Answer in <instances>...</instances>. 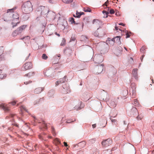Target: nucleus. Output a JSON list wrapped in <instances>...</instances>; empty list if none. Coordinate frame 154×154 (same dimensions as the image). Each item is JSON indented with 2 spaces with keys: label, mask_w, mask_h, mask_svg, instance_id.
<instances>
[{
  "label": "nucleus",
  "mask_w": 154,
  "mask_h": 154,
  "mask_svg": "<svg viewBox=\"0 0 154 154\" xmlns=\"http://www.w3.org/2000/svg\"><path fill=\"white\" fill-rule=\"evenodd\" d=\"M16 8H14L11 9H9L7 10V13L4 14L3 18L4 20L6 22L9 20L12 21L11 24L12 27H14L17 26L18 23H19V16L17 12H14V11L16 9Z\"/></svg>",
  "instance_id": "nucleus-1"
},
{
  "label": "nucleus",
  "mask_w": 154,
  "mask_h": 154,
  "mask_svg": "<svg viewBox=\"0 0 154 154\" xmlns=\"http://www.w3.org/2000/svg\"><path fill=\"white\" fill-rule=\"evenodd\" d=\"M22 8L23 12L25 14H29L33 10L32 4L29 1L25 2L22 6Z\"/></svg>",
  "instance_id": "nucleus-2"
},
{
  "label": "nucleus",
  "mask_w": 154,
  "mask_h": 154,
  "mask_svg": "<svg viewBox=\"0 0 154 154\" xmlns=\"http://www.w3.org/2000/svg\"><path fill=\"white\" fill-rule=\"evenodd\" d=\"M33 67V65L30 62H28L25 63L23 66L22 70L26 71L31 69Z\"/></svg>",
  "instance_id": "nucleus-3"
},
{
  "label": "nucleus",
  "mask_w": 154,
  "mask_h": 154,
  "mask_svg": "<svg viewBox=\"0 0 154 154\" xmlns=\"http://www.w3.org/2000/svg\"><path fill=\"white\" fill-rule=\"evenodd\" d=\"M94 60L95 63H100L103 61V58L101 55H95L94 57Z\"/></svg>",
  "instance_id": "nucleus-4"
},
{
  "label": "nucleus",
  "mask_w": 154,
  "mask_h": 154,
  "mask_svg": "<svg viewBox=\"0 0 154 154\" xmlns=\"http://www.w3.org/2000/svg\"><path fill=\"white\" fill-rule=\"evenodd\" d=\"M70 89L68 84H64L63 86L62 92L63 94H66L70 92Z\"/></svg>",
  "instance_id": "nucleus-5"
},
{
  "label": "nucleus",
  "mask_w": 154,
  "mask_h": 154,
  "mask_svg": "<svg viewBox=\"0 0 154 154\" xmlns=\"http://www.w3.org/2000/svg\"><path fill=\"white\" fill-rule=\"evenodd\" d=\"M112 141L110 139H108L102 142V144L103 146H107L111 145L112 143Z\"/></svg>",
  "instance_id": "nucleus-6"
},
{
  "label": "nucleus",
  "mask_w": 154,
  "mask_h": 154,
  "mask_svg": "<svg viewBox=\"0 0 154 154\" xmlns=\"http://www.w3.org/2000/svg\"><path fill=\"white\" fill-rule=\"evenodd\" d=\"M0 108L3 109L5 112H9L10 109L8 105L2 104L0 105Z\"/></svg>",
  "instance_id": "nucleus-7"
},
{
  "label": "nucleus",
  "mask_w": 154,
  "mask_h": 154,
  "mask_svg": "<svg viewBox=\"0 0 154 154\" xmlns=\"http://www.w3.org/2000/svg\"><path fill=\"white\" fill-rule=\"evenodd\" d=\"M138 70V69H133L132 71V75L133 77L136 79H137L138 78L137 74Z\"/></svg>",
  "instance_id": "nucleus-8"
},
{
  "label": "nucleus",
  "mask_w": 154,
  "mask_h": 154,
  "mask_svg": "<svg viewBox=\"0 0 154 154\" xmlns=\"http://www.w3.org/2000/svg\"><path fill=\"white\" fill-rule=\"evenodd\" d=\"M103 64L97 66L96 68L97 71V73H100L102 72L103 69Z\"/></svg>",
  "instance_id": "nucleus-9"
},
{
  "label": "nucleus",
  "mask_w": 154,
  "mask_h": 154,
  "mask_svg": "<svg viewBox=\"0 0 154 154\" xmlns=\"http://www.w3.org/2000/svg\"><path fill=\"white\" fill-rule=\"evenodd\" d=\"M39 8L41 10V14H46V13H48V10L47 8H46L45 7L41 6Z\"/></svg>",
  "instance_id": "nucleus-10"
},
{
  "label": "nucleus",
  "mask_w": 154,
  "mask_h": 154,
  "mask_svg": "<svg viewBox=\"0 0 154 154\" xmlns=\"http://www.w3.org/2000/svg\"><path fill=\"white\" fill-rule=\"evenodd\" d=\"M86 143L85 141H82L79 143L77 145L80 148H81L84 147L85 146Z\"/></svg>",
  "instance_id": "nucleus-11"
},
{
  "label": "nucleus",
  "mask_w": 154,
  "mask_h": 154,
  "mask_svg": "<svg viewBox=\"0 0 154 154\" xmlns=\"http://www.w3.org/2000/svg\"><path fill=\"white\" fill-rule=\"evenodd\" d=\"M44 88H38L35 89L34 93L36 94L41 93L44 90Z\"/></svg>",
  "instance_id": "nucleus-12"
},
{
  "label": "nucleus",
  "mask_w": 154,
  "mask_h": 154,
  "mask_svg": "<svg viewBox=\"0 0 154 154\" xmlns=\"http://www.w3.org/2000/svg\"><path fill=\"white\" fill-rule=\"evenodd\" d=\"M26 27V26L25 25H23L19 28H18L17 30L19 34L21 33L25 29Z\"/></svg>",
  "instance_id": "nucleus-13"
},
{
  "label": "nucleus",
  "mask_w": 154,
  "mask_h": 154,
  "mask_svg": "<svg viewBox=\"0 0 154 154\" xmlns=\"http://www.w3.org/2000/svg\"><path fill=\"white\" fill-rule=\"evenodd\" d=\"M115 39H114V38H112L111 39L110 38H108V40L107 41V44L109 45H113L115 43Z\"/></svg>",
  "instance_id": "nucleus-14"
},
{
  "label": "nucleus",
  "mask_w": 154,
  "mask_h": 154,
  "mask_svg": "<svg viewBox=\"0 0 154 154\" xmlns=\"http://www.w3.org/2000/svg\"><path fill=\"white\" fill-rule=\"evenodd\" d=\"M80 105L79 106H76L74 108L77 110H79L83 108L84 106V104L81 101L80 102Z\"/></svg>",
  "instance_id": "nucleus-15"
},
{
  "label": "nucleus",
  "mask_w": 154,
  "mask_h": 154,
  "mask_svg": "<svg viewBox=\"0 0 154 154\" xmlns=\"http://www.w3.org/2000/svg\"><path fill=\"white\" fill-rule=\"evenodd\" d=\"M65 80V78H64L60 79L58 81H57L55 83L56 86H57L59 84L64 82Z\"/></svg>",
  "instance_id": "nucleus-16"
},
{
  "label": "nucleus",
  "mask_w": 154,
  "mask_h": 154,
  "mask_svg": "<svg viewBox=\"0 0 154 154\" xmlns=\"http://www.w3.org/2000/svg\"><path fill=\"white\" fill-rule=\"evenodd\" d=\"M120 36H117L113 38L115 39V42L120 44L121 43L120 41Z\"/></svg>",
  "instance_id": "nucleus-17"
},
{
  "label": "nucleus",
  "mask_w": 154,
  "mask_h": 154,
  "mask_svg": "<svg viewBox=\"0 0 154 154\" xmlns=\"http://www.w3.org/2000/svg\"><path fill=\"white\" fill-rule=\"evenodd\" d=\"M22 40H23L25 43H28L29 42L30 38L28 36H27L25 37L21 38V39Z\"/></svg>",
  "instance_id": "nucleus-18"
},
{
  "label": "nucleus",
  "mask_w": 154,
  "mask_h": 154,
  "mask_svg": "<svg viewBox=\"0 0 154 154\" xmlns=\"http://www.w3.org/2000/svg\"><path fill=\"white\" fill-rule=\"evenodd\" d=\"M34 73L33 72H30L28 73L25 74V76L30 77L31 76H34Z\"/></svg>",
  "instance_id": "nucleus-19"
},
{
  "label": "nucleus",
  "mask_w": 154,
  "mask_h": 154,
  "mask_svg": "<svg viewBox=\"0 0 154 154\" xmlns=\"http://www.w3.org/2000/svg\"><path fill=\"white\" fill-rule=\"evenodd\" d=\"M54 142L56 145H58L60 144V140L57 138H56L54 140Z\"/></svg>",
  "instance_id": "nucleus-20"
},
{
  "label": "nucleus",
  "mask_w": 154,
  "mask_h": 154,
  "mask_svg": "<svg viewBox=\"0 0 154 154\" xmlns=\"http://www.w3.org/2000/svg\"><path fill=\"white\" fill-rule=\"evenodd\" d=\"M110 106L112 108H114L116 106L115 102L113 101H111L110 103Z\"/></svg>",
  "instance_id": "nucleus-21"
},
{
  "label": "nucleus",
  "mask_w": 154,
  "mask_h": 154,
  "mask_svg": "<svg viewBox=\"0 0 154 154\" xmlns=\"http://www.w3.org/2000/svg\"><path fill=\"white\" fill-rule=\"evenodd\" d=\"M84 14V13L83 12L79 13L77 11L76 14V17L77 18H80L81 16L83 14Z\"/></svg>",
  "instance_id": "nucleus-22"
},
{
  "label": "nucleus",
  "mask_w": 154,
  "mask_h": 154,
  "mask_svg": "<svg viewBox=\"0 0 154 154\" xmlns=\"http://www.w3.org/2000/svg\"><path fill=\"white\" fill-rule=\"evenodd\" d=\"M19 34V33L17 32V30L16 29L12 33V35L13 36H15Z\"/></svg>",
  "instance_id": "nucleus-23"
},
{
  "label": "nucleus",
  "mask_w": 154,
  "mask_h": 154,
  "mask_svg": "<svg viewBox=\"0 0 154 154\" xmlns=\"http://www.w3.org/2000/svg\"><path fill=\"white\" fill-rule=\"evenodd\" d=\"M111 151L110 149H107L103 151V154H111Z\"/></svg>",
  "instance_id": "nucleus-24"
},
{
  "label": "nucleus",
  "mask_w": 154,
  "mask_h": 154,
  "mask_svg": "<svg viewBox=\"0 0 154 154\" xmlns=\"http://www.w3.org/2000/svg\"><path fill=\"white\" fill-rule=\"evenodd\" d=\"M84 11L85 12H91V11L90 8H84Z\"/></svg>",
  "instance_id": "nucleus-25"
},
{
  "label": "nucleus",
  "mask_w": 154,
  "mask_h": 154,
  "mask_svg": "<svg viewBox=\"0 0 154 154\" xmlns=\"http://www.w3.org/2000/svg\"><path fill=\"white\" fill-rule=\"evenodd\" d=\"M100 21L98 20L94 19L93 20V23L96 25L100 23Z\"/></svg>",
  "instance_id": "nucleus-26"
},
{
  "label": "nucleus",
  "mask_w": 154,
  "mask_h": 154,
  "mask_svg": "<svg viewBox=\"0 0 154 154\" xmlns=\"http://www.w3.org/2000/svg\"><path fill=\"white\" fill-rule=\"evenodd\" d=\"M43 100V99L42 98H40L39 99H38L34 102V104H38L39 103L40 101H42Z\"/></svg>",
  "instance_id": "nucleus-27"
},
{
  "label": "nucleus",
  "mask_w": 154,
  "mask_h": 154,
  "mask_svg": "<svg viewBox=\"0 0 154 154\" xmlns=\"http://www.w3.org/2000/svg\"><path fill=\"white\" fill-rule=\"evenodd\" d=\"M62 1L64 3H69L72 2V0H62Z\"/></svg>",
  "instance_id": "nucleus-28"
},
{
  "label": "nucleus",
  "mask_w": 154,
  "mask_h": 154,
  "mask_svg": "<svg viewBox=\"0 0 154 154\" xmlns=\"http://www.w3.org/2000/svg\"><path fill=\"white\" fill-rule=\"evenodd\" d=\"M87 39V37L86 36L83 35L81 37V41H85Z\"/></svg>",
  "instance_id": "nucleus-29"
},
{
  "label": "nucleus",
  "mask_w": 154,
  "mask_h": 154,
  "mask_svg": "<svg viewBox=\"0 0 154 154\" xmlns=\"http://www.w3.org/2000/svg\"><path fill=\"white\" fill-rule=\"evenodd\" d=\"M69 21L71 22L72 24L74 23L75 24V22L74 21V19L73 17H71L69 18Z\"/></svg>",
  "instance_id": "nucleus-30"
},
{
  "label": "nucleus",
  "mask_w": 154,
  "mask_h": 154,
  "mask_svg": "<svg viewBox=\"0 0 154 154\" xmlns=\"http://www.w3.org/2000/svg\"><path fill=\"white\" fill-rule=\"evenodd\" d=\"M42 58L43 59L46 60L48 58V57L45 54H43L42 56Z\"/></svg>",
  "instance_id": "nucleus-31"
},
{
  "label": "nucleus",
  "mask_w": 154,
  "mask_h": 154,
  "mask_svg": "<svg viewBox=\"0 0 154 154\" xmlns=\"http://www.w3.org/2000/svg\"><path fill=\"white\" fill-rule=\"evenodd\" d=\"M4 50V48L2 47H0V56L2 55V54L3 53Z\"/></svg>",
  "instance_id": "nucleus-32"
},
{
  "label": "nucleus",
  "mask_w": 154,
  "mask_h": 154,
  "mask_svg": "<svg viewBox=\"0 0 154 154\" xmlns=\"http://www.w3.org/2000/svg\"><path fill=\"white\" fill-rule=\"evenodd\" d=\"M5 60V55L3 54L0 56V60Z\"/></svg>",
  "instance_id": "nucleus-33"
},
{
  "label": "nucleus",
  "mask_w": 154,
  "mask_h": 154,
  "mask_svg": "<svg viewBox=\"0 0 154 154\" xmlns=\"http://www.w3.org/2000/svg\"><path fill=\"white\" fill-rule=\"evenodd\" d=\"M145 49H146V47L143 46L142 48H141L140 51L141 52H143Z\"/></svg>",
  "instance_id": "nucleus-34"
},
{
  "label": "nucleus",
  "mask_w": 154,
  "mask_h": 154,
  "mask_svg": "<svg viewBox=\"0 0 154 154\" xmlns=\"http://www.w3.org/2000/svg\"><path fill=\"white\" fill-rule=\"evenodd\" d=\"M65 40L63 39L61 42L60 44V45L61 46H64L65 45Z\"/></svg>",
  "instance_id": "nucleus-35"
},
{
  "label": "nucleus",
  "mask_w": 154,
  "mask_h": 154,
  "mask_svg": "<svg viewBox=\"0 0 154 154\" xmlns=\"http://www.w3.org/2000/svg\"><path fill=\"white\" fill-rule=\"evenodd\" d=\"M51 130H52V133L53 135L54 136L56 134L55 132V130H54V128L53 127H51Z\"/></svg>",
  "instance_id": "nucleus-36"
},
{
  "label": "nucleus",
  "mask_w": 154,
  "mask_h": 154,
  "mask_svg": "<svg viewBox=\"0 0 154 154\" xmlns=\"http://www.w3.org/2000/svg\"><path fill=\"white\" fill-rule=\"evenodd\" d=\"M29 123H27L25 124V125L24 126L23 128H25V127H27V128L28 129L29 128Z\"/></svg>",
  "instance_id": "nucleus-37"
},
{
  "label": "nucleus",
  "mask_w": 154,
  "mask_h": 154,
  "mask_svg": "<svg viewBox=\"0 0 154 154\" xmlns=\"http://www.w3.org/2000/svg\"><path fill=\"white\" fill-rule=\"evenodd\" d=\"M133 103L134 105L136 106L137 104V99L134 100Z\"/></svg>",
  "instance_id": "nucleus-38"
},
{
  "label": "nucleus",
  "mask_w": 154,
  "mask_h": 154,
  "mask_svg": "<svg viewBox=\"0 0 154 154\" xmlns=\"http://www.w3.org/2000/svg\"><path fill=\"white\" fill-rule=\"evenodd\" d=\"M114 13H115V11L114 10H113L112 9L110 10L109 11V13L110 14H113Z\"/></svg>",
  "instance_id": "nucleus-39"
},
{
  "label": "nucleus",
  "mask_w": 154,
  "mask_h": 154,
  "mask_svg": "<svg viewBox=\"0 0 154 154\" xmlns=\"http://www.w3.org/2000/svg\"><path fill=\"white\" fill-rule=\"evenodd\" d=\"M126 38H129L130 36V35H129V34L128 33H127L126 34Z\"/></svg>",
  "instance_id": "nucleus-40"
},
{
  "label": "nucleus",
  "mask_w": 154,
  "mask_h": 154,
  "mask_svg": "<svg viewBox=\"0 0 154 154\" xmlns=\"http://www.w3.org/2000/svg\"><path fill=\"white\" fill-rule=\"evenodd\" d=\"M32 82L31 81L26 82H24V83L26 85H27L28 84Z\"/></svg>",
  "instance_id": "nucleus-41"
},
{
  "label": "nucleus",
  "mask_w": 154,
  "mask_h": 154,
  "mask_svg": "<svg viewBox=\"0 0 154 154\" xmlns=\"http://www.w3.org/2000/svg\"><path fill=\"white\" fill-rule=\"evenodd\" d=\"M85 95L86 96V95L85 94H83L81 96V97L82 98H83V99H85L84 98V97H85Z\"/></svg>",
  "instance_id": "nucleus-42"
},
{
  "label": "nucleus",
  "mask_w": 154,
  "mask_h": 154,
  "mask_svg": "<svg viewBox=\"0 0 154 154\" xmlns=\"http://www.w3.org/2000/svg\"><path fill=\"white\" fill-rule=\"evenodd\" d=\"M39 138L40 139H43V137L41 135H38Z\"/></svg>",
  "instance_id": "nucleus-43"
},
{
  "label": "nucleus",
  "mask_w": 154,
  "mask_h": 154,
  "mask_svg": "<svg viewBox=\"0 0 154 154\" xmlns=\"http://www.w3.org/2000/svg\"><path fill=\"white\" fill-rule=\"evenodd\" d=\"M103 14H107L109 13L108 12L106 11H103Z\"/></svg>",
  "instance_id": "nucleus-44"
},
{
  "label": "nucleus",
  "mask_w": 154,
  "mask_h": 154,
  "mask_svg": "<svg viewBox=\"0 0 154 154\" xmlns=\"http://www.w3.org/2000/svg\"><path fill=\"white\" fill-rule=\"evenodd\" d=\"M116 15L117 16H119V12L118 11H116Z\"/></svg>",
  "instance_id": "nucleus-45"
},
{
  "label": "nucleus",
  "mask_w": 154,
  "mask_h": 154,
  "mask_svg": "<svg viewBox=\"0 0 154 154\" xmlns=\"http://www.w3.org/2000/svg\"><path fill=\"white\" fill-rule=\"evenodd\" d=\"M73 121H70L69 120H67L66 121V122L67 123H70L71 122H73Z\"/></svg>",
  "instance_id": "nucleus-46"
},
{
  "label": "nucleus",
  "mask_w": 154,
  "mask_h": 154,
  "mask_svg": "<svg viewBox=\"0 0 154 154\" xmlns=\"http://www.w3.org/2000/svg\"><path fill=\"white\" fill-rule=\"evenodd\" d=\"M13 105H14L16 103V102L15 101H13L11 103Z\"/></svg>",
  "instance_id": "nucleus-47"
},
{
  "label": "nucleus",
  "mask_w": 154,
  "mask_h": 154,
  "mask_svg": "<svg viewBox=\"0 0 154 154\" xmlns=\"http://www.w3.org/2000/svg\"><path fill=\"white\" fill-rule=\"evenodd\" d=\"M63 143L64 144V145L66 147H67L68 146V145L67 144V143L66 142H64Z\"/></svg>",
  "instance_id": "nucleus-48"
},
{
  "label": "nucleus",
  "mask_w": 154,
  "mask_h": 154,
  "mask_svg": "<svg viewBox=\"0 0 154 154\" xmlns=\"http://www.w3.org/2000/svg\"><path fill=\"white\" fill-rule=\"evenodd\" d=\"M96 124H93L92 125V126L93 128H94L96 127Z\"/></svg>",
  "instance_id": "nucleus-49"
},
{
  "label": "nucleus",
  "mask_w": 154,
  "mask_h": 154,
  "mask_svg": "<svg viewBox=\"0 0 154 154\" xmlns=\"http://www.w3.org/2000/svg\"><path fill=\"white\" fill-rule=\"evenodd\" d=\"M109 3L108 1H107L104 4V5H105L106 6H107V4Z\"/></svg>",
  "instance_id": "nucleus-50"
},
{
  "label": "nucleus",
  "mask_w": 154,
  "mask_h": 154,
  "mask_svg": "<svg viewBox=\"0 0 154 154\" xmlns=\"http://www.w3.org/2000/svg\"><path fill=\"white\" fill-rule=\"evenodd\" d=\"M119 24L120 25H122L123 26H125V24L123 23H119Z\"/></svg>",
  "instance_id": "nucleus-51"
},
{
  "label": "nucleus",
  "mask_w": 154,
  "mask_h": 154,
  "mask_svg": "<svg viewBox=\"0 0 154 154\" xmlns=\"http://www.w3.org/2000/svg\"><path fill=\"white\" fill-rule=\"evenodd\" d=\"M13 130V128L11 127H9L8 128V130L9 131H11Z\"/></svg>",
  "instance_id": "nucleus-52"
},
{
  "label": "nucleus",
  "mask_w": 154,
  "mask_h": 154,
  "mask_svg": "<svg viewBox=\"0 0 154 154\" xmlns=\"http://www.w3.org/2000/svg\"><path fill=\"white\" fill-rule=\"evenodd\" d=\"M144 57V55H143L142 56V57L140 58V59L141 61H142L143 59V57Z\"/></svg>",
  "instance_id": "nucleus-53"
},
{
  "label": "nucleus",
  "mask_w": 154,
  "mask_h": 154,
  "mask_svg": "<svg viewBox=\"0 0 154 154\" xmlns=\"http://www.w3.org/2000/svg\"><path fill=\"white\" fill-rule=\"evenodd\" d=\"M132 110L134 111H136L137 109L136 108H134L132 109Z\"/></svg>",
  "instance_id": "nucleus-54"
},
{
  "label": "nucleus",
  "mask_w": 154,
  "mask_h": 154,
  "mask_svg": "<svg viewBox=\"0 0 154 154\" xmlns=\"http://www.w3.org/2000/svg\"><path fill=\"white\" fill-rule=\"evenodd\" d=\"M46 125L45 124H44V126H43V128H46Z\"/></svg>",
  "instance_id": "nucleus-55"
},
{
  "label": "nucleus",
  "mask_w": 154,
  "mask_h": 154,
  "mask_svg": "<svg viewBox=\"0 0 154 154\" xmlns=\"http://www.w3.org/2000/svg\"><path fill=\"white\" fill-rule=\"evenodd\" d=\"M37 146V144H36L34 146V148H35V149H34V150H35L36 149V146Z\"/></svg>",
  "instance_id": "nucleus-56"
},
{
  "label": "nucleus",
  "mask_w": 154,
  "mask_h": 154,
  "mask_svg": "<svg viewBox=\"0 0 154 154\" xmlns=\"http://www.w3.org/2000/svg\"><path fill=\"white\" fill-rule=\"evenodd\" d=\"M137 119H140V120L141 119V118H140V117H139V116H138L137 117Z\"/></svg>",
  "instance_id": "nucleus-57"
},
{
  "label": "nucleus",
  "mask_w": 154,
  "mask_h": 154,
  "mask_svg": "<svg viewBox=\"0 0 154 154\" xmlns=\"http://www.w3.org/2000/svg\"><path fill=\"white\" fill-rule=\"evenodd\" d=\"M115 29L117 30H118V27H117V26H116L115 28Z\"/></svg>",
  "instance_id": "nucleus-58"
},
{
  "label": "nucleus",
  "mask_w": 154,
  "mask_h": 154,
  "mask_svg": "<svg viewBox=\"0 0 154 154\" xmlns=\"http://www.w3.org/2000/svg\"><path fill=\"white\" fill-rule=\"evenodd\" d=\"M14 125L16 126L17 127H18V125H17V124H14Z\"/></svg>",
  "instance_id": "nucleus-59"
},
{
  "label": "nucleus",
  "mask_w": 154,
  "mask_h": 154,
  "mask_svg": "<svg viewBox=\"0 0 154 154\" xmlns=\"http://www.w3.org/2000/svg\"><path fill=\"white\" fill-rule=\"evenodd\" d=\"M14 116V114H11V116L12 117H13Z\"/></svg>",
  "instance_id": "nucleus-60"
},
{
  "label": "nucleus",
  "mask_w": 154,
  "mask_h": 154,
  "mask_svg": "<svg viewBox=\"0 0 154 154\" xmlns=\"http://www.w3.org/2000/svg\"><path fill=\"white\" fill-rule=\"evenodd\" d=\"M95 33H94V35L95 36H98V34H95Z\"/></svg>",
  "instance_id": "nucleus-61"
},
{
  "label": "nucleus",
  "mask_w": 154,
  "mask_h": 154,
  "mask_svg": "<svg viewBox=\"0 0 154 154\" xmlns=\"http://www.w3.org/2000/svg\"><path fill=\"white\" fill-rule=\"evenodd\" d=\"M135 84L134 83H132L131 84V86H134V85H135Z\"/></svg>",
  "instance_id": "nucleus-62"
},
{
  "label": "nucleus",
  "mask_w": 154,
  "mask_h": 154,
  "mask_svg": "<svg viewBox=\"0 0 154 154\" xmlns=\"http://www.w3.org/2000/svg\"><path fill=\"white\" fill-rule=\"evenodd\" d=\"M152 82L154 83V80L153 79H152Z\"/></svg>",
  "instance_id": "nucleus-63"
},
{
  "label": "nucleus",
  "mask_w": 154,
  "mask_h": 154,
  "mask_svg": "<svg viewBox=\"0 0 154 154\" xmlns=\"http://www.w3.org/2000/svg\"><path fill=\"white\" fill-rule=\"evenodd\" d=\"M152 154H154V151H152Z\"/></svg>",
  "instance_id": "nucleus-64"
}]
</instances>
